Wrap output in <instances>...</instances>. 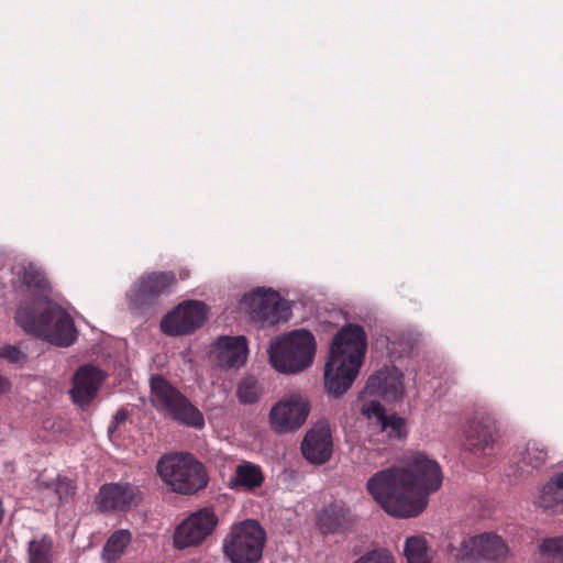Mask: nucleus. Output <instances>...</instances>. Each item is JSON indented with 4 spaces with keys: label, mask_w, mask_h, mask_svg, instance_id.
<instances>
[{
    "label": "nucleus",
    "mask_w": 563,
    "mask_h": 563,
    "mask_svg": "<svg viewBox=\"0 0 563 563\" xmlns=\"http://www.w3.org/2000/svg\"><path fill=\"white\" fill-rule=\"evenodd\" d=\"M401 464L377 472L366 487L387 514L411 518L426 509L430 494L440 489L443 474L435 460L419 451L408 452Z\"/></svg>",
    "instance_id": "nucleus-1"
},
{
    "label": "nucleus",
    "mask_w": 563,
    "mask_h": 563,
    "mask_svg": "<svg viewBox=\"0 0 563 563\" xmlns=\"http://www.w3.org/2000/svg\"><path fill=\"white\" fill-rule=\"evenodd\" d=\"M19 290L31 300V308L20 306L16 323L30 334L58 346L71 345L77 331L71 317L49 300L51 285L43 269L32 262H20L12 268Z\"/></svg>",
    "instance_id": "nucleus-2"
},
{
    "label": "nucleus",
    "mask_w": 563,
    "mask_h": 563,
    "mask_svg": "<svg viewBox=\"0 0 563 563\" xmlns=\"http://www.w3.org/2000/svg\"><path fill=\"white\" fill-rule=\"evenodd\" d=\"M366 347V334L360 325L347 324L336 333L324 366V386L330 395L341 396L352 386Z\"/></svg>",
    "instance_id": "nucleus-3"
},
{
    "label": "nucleus",
    "mask_w": 563,
    "mask_h": 563,
    "mask_svg": "<svg viewBox=\"0 0 563 563\" xmlns=\"http://www.w3.org/2000/svg\"><path fill=\"white\" fill-rule=\"evenodd\" d=\"M156 468L162 481L179 494H194L208 484L203 464L188 453L165 454Z\"/></svg>",
    "instance_id": "nucleus-4"
},
{
    "label": "nucleus",
    "mask_w": 563,
    "mask_h": 563,
    "mask_svg": "<svg viewBox=\"0 0 563 563\" xmlns=\"http://www.w3.org/2000/svg\"><path fill=\"white\" fill-rule=\"evenodd\" d=\"M272 366L280 373H298L309 367L316 353L314 336L307 330L292 331L269 346Z\"/></svg>",
    "instance_id": "nucleus-5"
},
{
    "label": "nucleus",
    "mask_w": 563,
    "mask_h": 563,
    "mask_svg": "<svg viewBox=\"0 0 563 563\" xmlns=\"http://www.w3.org/2000/svg\"><path fill=\"white\" fill-rule=\"evenodd\" d=\"M266 533L253 519H246L231 527L223 542L224 554L232 563H256L263 554Z\"/></svg>",
    "instance_id": "nucleus-6"
},
{
    "label": "nucleus",
    "mask_w": 563,
    "mask_h": 563,
    "mask_svg": "<svg viewBox=\"0 0 563 563\" xmlns=\"http://www.w3.org/2000/svg\"><path fill=\"white\" fill-rule=\"evenodd\" d=\"M151 391L155 407L165 409L184 426L195 429L203 428V415L163 376L156 375L151 378Z\"/></svg>",
    "instance_id": "nucleus-7"
},
{
    "label": "nucleus",
    "mask_w": 563,
    "mask_h": 563,
    "mask_svg": "<svg viewBox=\"0 0 563 563\" xmlns=\"http://www.w3.org/2000/svg\"><path fill=\"white\" fill-rule=\"evenodd\" d=\"M309 412V399L300 393H290L272 407L269 426L279 434L295 432L305 424Z\"/></svg>",
    "instance_id": "nucleus-8"
},
{
    "label": "nucleus",
    "mask_w": 563,
    "mask_h": 563,
    "mask_svg": "<svg viewBox=\"0 0 563 563\" xmlns=\"http://www.w3.org/2000/svg\"><path fill=\"white\" fill-rule=\"evenodd\" d=\"M218 517L211 507L188 516L175 530L174 547L183 550L201 544L216 529Z\"/></svg>",
    "instance_id": "nucleus-9"
},
{
    "label": "nucleus",
    "mask_w": 563,
    "mask_h": 563,
    "mask_svg": "<svg viewBox=\"0 0 563 563\" xmlns=\"http://www.w3.org/2000/svg\"><path fill=\"white\" fill-rule=\"evenodd\" d=\"M242 303L247 308L251 317L257 321L276 324L286 321L289 317L287 302L272 289L257 288L246 294Z\"/></svg>",
    "instance_id": "nucleus-10"
},
{
    "label": "nucleus",
    "mask_w": 563,
    "mask_h": 563,
    "mask_svg": "<svg viewBox=\"0 0 563 563\" xmlns=\"http://www.w3.org/2000/svg\"><path fill=\"white\" fill-rule=\"evenodd\" d=\"M206 305L200 301H185L164 317L161 329L169 335L190 333L206 320Z\"/></svg>",
    "instance_id": "nucleus-11"
},
{
    "label": "nucleus",
    "mask_w": 563,
    "mask_h": 563,
    "mask_svg": "<svg viewBox=\"0 0 563 563\" xmlns=\"http://www.w3.org/2000/svg\"><path fill=\"white\" fill-rule=\"evenodd\" d=\"M141 500L137 487L128 483H110L101 486L97 505L102 511H123L135 506Z\"/></svg>",
    "instance_id": "nucleus-12"
},
{
    "label": "nucleus",
    "mask_w": 563,
    "mask_h": 563,
    "mask_svg": "<svg viewBox=\"0 0 563 563\" xmlns=\"http://www.w3.org/2000/svg\"><path fill=\"white\" fill-rule=\"evenodd\" d=\"M460 553L462 558L500 561L507 556L508 548L500 537L483 533L464 539Z\"/></svg>",
    "instance_id": "nucleus-13"
},
{
    "label": "nucleus",
    "mask_w": 563,
    "mask_h": 563,
    "mask_svg": "<svg viewBox=\"0 0 563 563\" xmlns=\"http://www.w3.org/2000/svg\"><path fill=\"white\" fill-rule=\"evenodd\" d=\"M176 276L173 272H154L143 275L134 284L129 292L130 300L134 305L151 301L162 294L170 290L176 285Z\"/></svg>",
    "instance_id": "nucleus-14"
},
{
    "label": "nucleus",
    "mask_w": 563,
    "mask_h": 563,
    "mask_svg": "<svg viewBox=\"0 0 563 563\" xmlns=\"http://www.w3.org/2000/svg\"><path fill=\"white\" fill-rule=\"evenodd\" d=\"M301 451L312 464L320 465L329 461L332 455V437L327 422H318L307 432Z\"/></svg>",
    "instance_id": "nucleus-15"
},
{
    "label": "nucleus",
    "mask_w": 563,
    "mask_h": 563,
    "mask_svg": "<svg viewBox=\"0 0 563 563\" xmlns=\"http://www.w3.org/2000/svg\"><path fill=\"white\" fill-rule=\"evenodd\" d=\"M364 394L386 400L399 399L404 394L402 373L395 366L378 371L367 379Z\"/></svg>",
    "instance_id": "nucleus-16"
},
{
    "label": "nucleus",
    "mask_w": 563,
    "mask_h": 563,
    "mask_svg": "<svg viewBox=\"0 0 563 563\" xmlns=\"http://www.w3.org/2000/svg\"><path fill=\"white\" fill-rule=\"evenodd\" d=\"M247 341L244 336H221L214 343L211 355L218 366L223 368H239L247 358Z\"/></svg>",
    "instance_id": "nucleus-17"
},
{
    "label": "nucleus",
    "mask_w": 563,
    "mask_h": 563,
    "mask_svg": "<svg viewBox=\"0 0 563 563\" xmlns=\"http://www.w3.org/2000/svg\"><path fill=\"white\" fill-rule=\"evenodd\" d=\"M104 376L95 366L86 365L80 367L74 376V385L70 390L75 404L84 407L96 396Z\"/></svg>",
    "instance_id": "nucleus-18"
},
{
    "label": "nucleus",
    "mask_w": 563,
    "mask_h": 563,
    "mask_svg": "<svg viewBox=\"0 0 563 563\" xmlns=\"http://www.w3.org/2000/svg\"><path fill=\"white\" fill-rule=\"evenodd\" d=\"M362 413L369 420H375L382 431L396 439L405 438L407 434L406 421L396 415L386 416L384 408L377 401L365 402L362 406Z\"/></svg>",
    "instance_id": "nucleus-19"
},
{
    "label": "nucleus",
    "mask_w": 563,
    "mask_h": 563,
    "mask_svg": "<svg viewBox=\"0 0 563 563\" xmlns=\"http://www.w3.org/2000/svg\"><path fill=\"white\" fill-rule=\"evenodd\" d=\"M264 482V475L261 466L243 462L235 467L234 476L229 482L232 489L245 488L249 490L260 487Z\"/></svg>",
    "instance_id": "nucleus-20"
},
{
    "label": "nucleus",
    "mask_w": 563,
    "mask_h": 563,
    "mask_svg": "<svg viewBox=\"0 0 563 563\" xmlns=\"http://www.w3.org/2000/svg\"><path fill=\"white\" fill-rule=\"evenodd\" d=\"M346 523V511L340 505H330L318 515V527L323 534L341 531Z\"/></svg>",
    "instance_id": "nucleus-21"
},
{
    "label": "nucleus",
    "mask_w": 563,
    "mask_h": 563,
    "mask_svg": "<svg viewBox=\"0 0 563 563\" xmlns=\"http://www.w3.org/2000/svg\"><path fill=\"white\" fill-rule=\"evenodd\" d=\"M131 539L132 536L129 530L113 532L103 547L102 559L108 563L118 560L130 544Z\"/></svg>",
    "instance_id": "nucleus-22"
},
{
    "label": "nucleus",
    "mask_w": 563,
    "mask_h": 563,
    "mask_svg": "<svg viewBox=\"0 0 563 563\" xmlns=\"http://www.w3.org/2000/svg\"><path fill=\"white\" fill-rule=\"evenodd\" d=\"M404 552L408 563H432L430 549L423 537L407 538Z\"/></svg>",
    "instance_id": "nucleus-23"
},
{
    "label": "nucleus",
    "mask_w": 563,
    "mask_h": 563,
    "mask_svg": "<svg viewBox=\"0 0 563 563\" xmlns=\"http://www.w3.org/2000/svg\"><path fill=\"white\" fill-rule=\"evenodd\" d=\"M29 563H53V540L48 536L31 540L27 547Z\"/></svg>",
    "instance_id": "nucleus-24"
},
{
    "label": "nucleus",
    "mask_w": 563,
    "mask_h": 563,
    "mask_svg": "<svg viewBox=\"0 0 563 563\" xmlns=\"http://www.w3.org/2000/svg\"><path fill=\"white\" fill-rule=\"evenodd\" d=\"M563 503V487L559 483V476L555 481L547 483L538 497V505L544 509L553 508Z\"/></svg>",
    "instance_id": "nucleus-25"
},
{
    "label": "nucleus",
    "mask_w": 563,
    "mask_h": 563,
    "mask_svg": "<svg viewBox=\"0 0 563 563\" xmlns=\"http://www.w3.org/2000/svg\"><path fill=\"white\" fill-rule=\"evenodd\" d=\"M494 426L490 422L477 423L472 427L468 434L467 441L470 445L474 448H486L493 442Z\"/></svg>",
    "instance_id": "nucleus-26"
},
{
    "label": "nucleus",
    "mask_w": 563,
    "mask_h": 563,
    "mask_svg": "<svg viewBox=\"0 0 563 563\" xmlns=\"http://www.w3.org/2000/svg\"><path fill=\"white\" fill-rule=\"evenodd\" d=\"M547 460L548 451L540 442L530 441L527 443L526 450L522 454V462L526 465L537 468L543 465Z\"/></svg>",
    "instance_id": "nucleus-27"
},
{
    "label": "nucleus",
    "mask_w": 563,
    "mask_h": 563,
    "mask_svg": "<svg viewBox=\"0 0 563 563\" xmlns=\"http://www.w3.org/2000/svg\"><path fill=\"white\" fill-rule=\"evenodd\" d=\"M260 388L257 382L253 377H246L238 386V397L244 404H253L257 401Z\"/></svg>",
    "instance_id": "nucleus-28"
},
{
    "label": "nucleus",
    "mask_w": 563,
    "mask_h": 563,
    "mask_svg": "<svg viewBox=\"0 0 563 563\" xmlns=\"http://www.w3.org/2000/svg\"><path fill=\"white\" fill-rule=\"evenodd\" d=\"M540 552L544 556L563 560V538L545 539L540 544Z\"/></svg>",
    "instance_id": "nucleus-29"
},
{
    "label": "nucleus",
    "mask_w": 563,
    "mask_h": 563,
    "mask_svg": "<svg viewBox=\"0 0 563 563\" xmlns=\"http://www.w3.org/2000/svg\"><path fill=\"white\" fill-rule=\"evenodd\" d=\"M354 563H395L393 555L387 550H374L362 555Z\"/></svg>",
    "instance_id": "nucleus-30"
},
{
    "label": "nucleus",
    "mask_w": 563,
    "mask_h": 563,
    "mask_svg": "<svg viewBox=\"0 0 563 563\" xmlns=\"http://www.w3.org/2000/svg\"><path fill=\"white\" fill-rule=\"evenodd\" d=\"M2 358L7 360L12 364H23L26 360V356L14 345H3L2 346Z\"/></svg>",
    "instance_id": "nucleus-31"
},
{
    "label": "nucleus",
    "mask_w": 563,
    "mask_h": 563,
    "mask_svg": "<svg viewBox=\"0 0 563 563\" xmlns=\"http://www.w3.org/2000/svg\"><path fill=\"white\" fill-rule=\"evenodd\" d=\"M56 493L60 499L73 496L75 493L74 482L67 478L58 479L56 485Z\"/></svg>",
    "instance_id": "nucleus-32"
},
{
    "label": "nucleus",
    "mask_w": 563,
    "mask_h": 563,
    "mask_svg": "<svg viewBox=\"0 0 563 563\" xmlns=\"http://www.w3.org/2000/svg\"><path fill=\"white\" fill-rule=\"evenodd\" d=\"M10 387V383L9 380L3 377L2 375H0V395H2L3 393H5Z\"/></svg>",
    "instance_id": "nucleus-33"
},
{
    "label": "nucleus",
    "mask_w": 563,
    "mask_h": 563,
    "mask_svg": "<svg viewBox=\"0 0 563 563\" xmlns=\"http://www.w3.org/2000/svg\"><path fill=\"white\" fill-rule=\"evenodd\" d=\"M115 421L119 423L125 419L124 411H118L114 416Z\"/></svg>",
    "instance_id": "nucleus-34"
},
{
    "label": "nucleus",
    "mask_w": 563,
    "mask_h": 563,
    "mask_svg": "<svg viewBox=\"0 0 563 563\" xmlns=\"http://www.w3.org/2000/svg\"><path fill=\"white\" fill-rule=\"evenodd\" d=\"M188 276H189V272L187 269L180 271V273H179L180 279H186Z\"/></svg>",
    "instance_id": "nucleus-35"
},
{
    "label": "nucleus",
    "mask_w": 563,
    "mask_h": 563,
    "mask_svg": "<svg viewBox=\"0 0 563 563\" xmlns=\"http://www.w3.org/2000/svg\"><path fill=\"white\" fill-rule=\"evenodd\" d=\"M0 352H2V346H0ZM0 358H2V353H0Z\"/></svg>",
    "instance_id": "nucleus-36"
}]
</instances>
